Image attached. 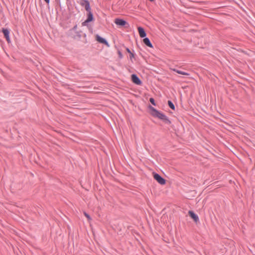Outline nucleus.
I'll return each instance as SVG.
<instances>
[{
    "instance_id": "423d86ee",
    "label": "nucleus",
    "mask_w": 255,
    "mask_h": 255,
    "mask_svg": "<svg viewBox=\"0 0 255 255\" xmlns=\"http://www.w3.org/2000/svg\"><path fill=\"white\" fill-rule=\"evenodd\" d=\"M131 81L133 83L138 85H140L141 84V81L135 74L131 75Z\"/></svg>"
},
{
    "instance_id": "2eb2a0df",
    "label": "nucleus",
    "mask_w": 255,
    "mask_h": 255,
    "mask_svg": "<svg viewBox=\"0 0 255 255\" xmlns=\"http://www.w3.org/2000/svg\"><path fill=\"white\" fill-rule=\"evenodd\" d=\"M118 54L120 58H122V57H123L122 54L120 51H118Z\"/></svg>"
},
{
    "instance_id": "20e7f679",
    "label": "nucleus",
    "mask_w": 255,
    "mask_h": 255,
    "mask_svg": "<svg viewBox=\"0 0 255 255\" xmlns=\"http://www.w3.org/2000/svg\"><path fill=\"white\" fill-rule=\"evenodd\" d=\"M153 175L154 179L156 180L158 183L161 185H164L165 184V180L159 174L153 172Z\"/></svg>"
},
{
    "instance_id": "a211bd4d",
    "label": "nucleus",
    "mask_w": 255,
    "mask_h": 255,
    "mask_svg": "<svg viewBox=\"0 0 255 255\" xmlns=\"http://www.w3.org/2000/svg\"><path fill=\"white\" fill-rule=\"evenodd\" d=\"M127 51H128V53H131L129 49L127 48Z\"/></svg>"
},
{
    "instance_id": "6e6552de",
    "label": "nucleus",
    "mask_w": 255,
    "mask_h": 255,
    "mask_svg": "<svg viewBox=\"0 0 255 255\" xmlns=\"http://www.w3.org/2000/svg\"><path fill=\"white\" fill-rule=\"evenodd\" d=\"M115 22L117 25H120V26H124L126 24V21H125L123 19L117 18L115 20Z\"/></svg>"
},
{
    "instance_id": "1a4fd4ad",
    "label": "nucleus",
    "mask_w": 255,
    "mask_h": 255,
    "mask_svg": "<svg viewBox=\"0 0 255 255\" xmlns=\"http://www.w3.org/2000/svg\"><path fill=\"white\" fill-rule=\"evenodd\" d=\"M137 29L140 37L143 38L146 36V33L143 28L141 27H138Z\"/></svg>"
},
{
    "instance_id": "4468645a",
    "label": "nucleus",
    "mask_w": 255,
    "mask_h": 255,
    "mask_svg": "<svg viewBox=\"0 0 255 255\" xmlns=\"http://www.w3.org/2000/svg\"><path fill=\"white\" fill-rule=\"evenodd\" d=\"M149 101H150V103H151L153 105H154V106H155V105H156L155 103V102H154V99H153V98H150V99H149Z\"/></svg>"
},
{
    "instance_id": "39448f33",
    "label": "nucleus",
    "mask_w": 255,
    "mask_h": 255,
    "mask_svg": "<svg viewBox=\"0 0 255 255\" xmlns=\"http://www.w3.org/2000/svg\"><path fill=\"white\" fill-rule=\"evenodd\" d=\"M1 31L3 33L7 43H10L11 41L9 37V30L8 28H2Z\"/></svg>"
},
{
    "instance_id": "9b49d317",
    "label": "nucleus",
    "mask_w": 255,
    "mask_h": 255,
    "mask_svg": "<svg viewBox=\"0 0 255 255\" xmlns=\"http://www.w3.org/2000/svg\"><path fill=\"white\" fill-rule=\"evenodd\" d=\"M174 71H176L177 73L180 74H182L183 75H189L188 73L184 72H182L181 71L176 70H174Z\"/></svg>"
},
{
    "instance_id": "9d476101",
    "label": "nucleus",
    "mask_w": 255,
    "mask_h": 255,
    "mask_svg": "<svg viewBox=\"0 0 255 255\" xmlns=\"http://www.w3.org/2000/svg\"><path fill=\"white\" fill-rule=\"evenodd\" d=\"M143 41L144 43L147 46H148L150 48L153 47L152 44L151 43L149 39L148 38H144L143 40Z\"/></svg>"
},
{
    "instance_id": "dca6fc26",
    "label": "nucleus",
    "mask_w": 255,
    "mask_h": 255,
    "mask_svg": "<svg viewBox=\"0 0 255 255\" xmlns=\"http://www.w3.org/2000/svg\"><path fill=\"white\" fill-rule=\"evenodd\" d=\"M44 1L46 2V3L47 4H49L50 0H44Z\"/></svg>"
},
{
    "instance_id": "f8f14e48",
    "label": "nucleus",
    "mask_w": 255,
    "mask_h": 255,
    "mask_svg": "<svg viewBox=\"0 0 255 255\" xmlns=\"http://www.w3.org/2000/svg\"><path fill=\"white\" fill-rule=\"evenodd\" d=\"M168 104L171 109H172V110L175 109V107L173 104L170 101H168Z\"/></svg>"
},
{
    "instance_id": "f257e3e1",
    "label": "nucleus",
    "mask_w": 255,
    "mask_h": 255,
    "mask_svg": "<svg viewBox=\"0 0 255 255\" xmlns=\"http://www.w3.org/2000/svg\"><path fill=\"white\" fill-rule=\"evenodd\" d=\"M80 4L84 7L86 10L88 12L87 19L82 22V25L83 26H86L89 29L90 33H93V29L91 26L90 23L94 19L93 14L91 11L90 2L88 0H81Z\"/></svg>"
},
{
    "instance_id": "0eeeda50",
    "label": "nucleus",
    "mask_w": 255,
    "mask_h": 255,
    "mask_svg": "<svg viewBox=\"0 0 255 255\" xmlns=\"http://www.w3.org/2000/svg\"><path fill=\"white\" fill-rule=\"evenodd\" d=\"M188 214L195 222H198L199 218L198 216L196 214H195L193 211H189Z\"/></svg>"
},
{
    "instance_id": "ddd939ff",
    "label": "nucleus",
    "mask_w": 255,
    "mask_h": 255,
    "mask_svg": "<svg viewBox=\"0 0 255 255\" xmlns=\"http://www.w3.org/2000/svg\"><path fill=\"white\" fill-rule=\"evenodd\" d=\"M84 214L85 216L87 218V219L89 221L91 220L92 219H91V217L90 216V215L88 213H87L86 212H84Z\"/></svg>"
},
{
    "instance_id": "f3484780",
    "label": "nucleus",
    "mask_w": 255,
    "mask_h": 255,
    "mask_svg": "<svg viewBox=\"0 0 255 255\" xmlns=\"http://www.w3.org/2000/svg\"><path fill=\"white\" fill-rule=\"evenodd\" d=\"M130 58L133 57V54L132 53H130Z\"/></svg>"
},
{
    "instance_id": "7ed1b4c3",
    "label": "nucleus",
    "mask_w": 255,
    "mask_h": 255,
    "mask_svg": "<svg viewBox=\"0 0 255 255\" xmlns=\"http://www.w3.org/2000/svg\"><path fill=\"white\" fill-rule=\"evenodd\" d=\"M97 42H98L99 43H100L103 45V46H105L106 47H109L110 44L107 41V40L104 38H103L99 35H97Z\"/></svg>"
},
{
    "instance_id": "f03ea898",
    "label": "nucleus",
    "mask_w": 255,
    "mask_h": 255,
    "mask_svg": "<svg viewBox=\"0 0 255 255\" xmlns=\"http://www.w3.org/2000/svg\"><path fill=\"white\" fill-rule=\"evenodd\" d=\"M149 108L150 110V114L154 117L157 118L163 122H164L166 124H170V121L168 119V118L163 113L157 111L155 108L151 106H149Z\"/></svg>"
}]
</instances>
